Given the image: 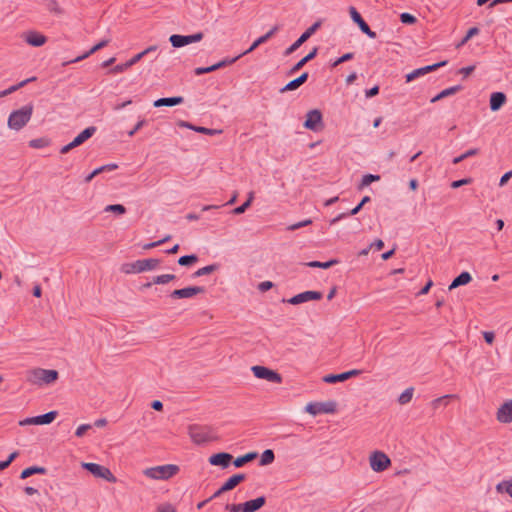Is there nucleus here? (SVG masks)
Returning a JSON list of instances; mask_svg holds the SVG:
<instances>
[{"label":"nucleus","mask_w":512,"mask_h":512,"mask_svg":"<svg viewBox=\"0 0 512 512\" xmlns=\"http://www.w3.org/2000/svg\"><path fill=\"white\" fill-rule=\"evenodd\" d=\"M180 471V468L178 465L175 464H166V465H160L155 466L151 468H147L144 471V474L151 478L156 480H168L178 474Z\"/></svg>","instance_id":"4"},{"label":"nucleus","mask_w":512,"mask_h":512,"mask_svg":"<svg viewBox=\"0 0 512 512\" xmlns=\"http://www.w3.org/2000/svg\"><path fill=\"white\" fill-rule=\"evenodd\" d=\"M349 14L354 23H356L361 30L362 33L366 34L369 38L375 39L377 34L375 31H372L367 24V22L363 19L361 14L357 11V9L353 6L349 7Z\"/></svg>","instance_id":"15"},{"label":"nucleus","mask_w":512,"mask_h":512,"mask_svg":"<svg viewBox=\"0 0 512 512\" xmlns=\"http://www.w3.org/2000/svg\"><path fill=\"white\" fill-rule=\"evenodd\" d=\"M253 199H254V193L250 192L247 200L245 202H243L240 206L234 208L232 210V213L234 215L243 214L251 206Z\"/></svg>","instance_id":"38"},{"label":"nucleus","mask_w":512,"mask_h":512,"mask_svg":"<svg viewBox=\"0 0 512 512\" xmlns=\"http://www.w3.org/2000/svg\"><path fill=\"white\" fill-rule=\"evenodd\" d=\"M309 78L308 72H303L299 77L289 81L284 87H282L279 92L286 93L289 91L297 90L300 86L307 82Z\"/></svg>","instance_id":"21"},{"label":"nucleus","mask_w":512,"mask_h":512,"mask_svg":"<svg viewBox=\"0 0 512 512\" xmlns=\"http://www.w3.org/2000/svg\"><path fill=\"white\" fill-rule=\"evenodd\" d=\"M413 394H414L413 387H409V388L405 389L398 397V403L401 405L408 404L412 400Z\"/></svg>","instance_id":"41"},{"label":"nucleus","mask_w":512,"mask_h":512,"mask_svg":"<svg viewBox=\"0 0 512 512\" xmlns=\"http://www.w3.org/2000/svg\"><path fill=\"white\" fill-rule=\"evenodd\" d=\"M96 131L97 128L95 126H89L80 132L71 142L75 145V147H78L90 139Z\"/></svg>","instance_id":"28"},{"label":"nucleus","mask_w":512,"mask_h":512,"mask_svg":"<svg viewBox=\"0 0 512 512\" xmlns=\"http://www.w3.org/2000/svg\"><path fill=\"white\" fill-rule=\"evenodd\" d=\"M225 509L229 512H243V503L226 504Z\"/></svg>","instance_id":"57"},{"label":"nucleus","mask_w":512,"mask_h":512,"mask_svg":"<svg viewBox=\"0 0 512 512\" xmlns=\"http://www.w3.org/2000/svg\"><path fill=\"white\" fill-rule=\"evenodd\" d=\"M36 79H37V78H36L35 76H33V77H31V78H28V79H25V80H23V81L19 82V83H18V84H16V85H13V86L9 87V88H8V89H6V90H7L8 94H11V93H13V92L17 91L18 89H20V88L24 87L26 84H28V83H30V82H33V81H36Z\"/></svg>","instance_id":"46"},{"label":"nucleus","mask_w":512,"mask_h":512,"mask_svg":"<svg viewBox=\"0 0 512 512\" xmlns=\"http://www.w3.org/2000/svg\"><path fill=\"white\" fill-rule=\"evenodd\" d=\"M48 472L47 468L43 466H30L22 470L20 473V479H27L35 474L46 475Z\"/></svg>","instance_id":"30"},{"label":"nucleus","mask_w":512,"mask_h":512,"mask_svg":"<svg viewBox=\"0 0 512 512\" xmlns=\"http://www.w3.org/2000/svg\"><path fill=\"white\" fill-rule=\"evenodd\" d=\"M274 287V283L271 281H263L258 285V289L261 292H267Z\"/></svg>","instance_id":"58"},{"label":"nucleus","mask_w":512,"mask_h":512,"mask_svg":"<svg viewBox=\"0 0 512 512\" xmlns=\"http://www.w3.org/2000/svg\"><path fill=\"white\" fill-rule=\"evenodd\" d=\"M303 126L311 131L318 132L323 129V115L322 112L318 109L310 110L306 114V119L303 123Z\"/></svg>","instance_id":"11"},{"label":"nucleus","mask_w":512,"mask_h":512,"mask_svg":"<svg viewBox=\"0 0 512 512\" xmlns=\"http://www.w3.org/2000/svg\"><path fill=\"white\" fill-rule=\"evenodd\" d=\"M448 63L447 60L440 61L438 63H434L432 65H427L418 69L413 70L412 72L406 74V82H411L421 76H424L430 72L436 71L440 67L446 66Z\"/></svg>","instance_id":"16"},{"label":"nucleus","mask_w":512,"mask_h":512,"mask_svg":"<svg viewBox=\"0 0 512 512\" xmlns=\"http://www.w3.org/2000/svg\"><path fill=\"white\" fill-rule=\"evenodd\" d=\"M25 41L33 47H41L46 43L47 37L39 32L29 31L25 35Z\"/></svg>","instance_id":"23"},{"label":"nucleus","mask_w":512,"mask_h":512,"mask_svg":"<svg viewBox=\"0 0 512 512\" xmlns=\"http://www.w3.org/2000/svg\"><path fill=\"white\" fill-rule=\"evenodd\" d=\"M47 145V141L44 138L33 139L29 142V146L33 148H42Z\"/></svg>","instance_id":"54"},{"label":"nucleus","mask_w":512,"mask_h":512,"mask_svg":"<svg viewBox=\"0 0 512 512\" xmlns=\"http://www.w3.org/2000/svg\"><path fill=\"white\" fill-rule=\"evenodd\" d=\"M197 261H198V256L196 254H190V255L181 256L177 262L180 266L189 267V266L195 264Z\"/></svg>","instance_id":"42"},{"label":"nucleus","mask_w":512,"mask_h":512,"mask_svg":"<svg viewBox=\"0 0 512 512\" xmlns=\"http://www.w3.org/2000/svg\"><path fill=\"white\" fill-rule=\"evenodd\" d=\"M219 268V265L218 264H211V265H207L205 267H202L200 268V273L204 276V275H209L213 272H215L217 269Z\"/></svg>","instance_id":"53"},{"label":"nucleus","mask_w":512,"mask_h":512,"mask_svg":"<svg viewBox=\"0 0 512 512\" xmlns=\"http://www.w3.org/2000/svg\"><path fill=\"white\" fill-rule=\"evenodd\" d=\"M175 279H176V276L174 274H162V275L154 276L153 283L158 284V285L166 284Z\"/></svg>","instance_id":"44"},{"label":"nucleus","mask_w":512,"mask_h":512,"mask_svg":"<svg viewBox=\"0 0 512 512\" xmlns=\"http://www.w3.org/2000/svg\"><path fill=\"white\" fill-rule=\"evenodd\" d=\"M89 429H91L90 424H82L76 429L75 435L79 438L83 437Z\"/></svg>","instance_id":"56"},{"label":"nucleus","mask_w":512,"mask_h":512,"mask_svg":"<svg viewBox=\"0 0 512 512\" xmlns=\"http://www.w3.org/2000/svg\"><path fill=\"white\" fill-rule=\"evenodd\" d=\"M206 292V288L204 286H188L181 289H175L170 294L169 297L171 299H184V298H192L198 294H203Z\"/></svg>","instance_id":"14"},{"label":"nucleus","mask_w":512,"mask_h":512,"mask_svg":"<svg viewBox=\"0 0 512 512\" xmlns=\"http://www.w3.org/2000/svg\"><path fill=\"white\" fill-rule=\"evenodd\" d=\"M160 263L161 260L156 258L139 259L134 262L124 263L121 267V271L125 274L142 273L155 270Z\"/></svg>","instance_id":"3"},{"label":"nucleus","mask_w":512,"mask_h":512,"mask_svg":"<svg viewBox=\"0 0 512 512\" xmlns=\"http://www.w3.org/2000/svg\"><path fill=\"white\" fill-rule=\"evenodd\" d=\"M246 480V475L244 473H237L229 477L223 484H222V491H231L234 488H236L240 483Z\"/></svg>","instance_id":"26"},{"label":"nucleus","mask_w":512,"mask_h":512,"mask_svg":"<svg viewBox=\"0 0 512 512\" xmlns=\"http://www.w3.org/2000/svg\"><path fill=\"white\" fill-rule=\"evenodd\" d=\"M194 131L202 133V134H206V135H215V134H220L222 132L221 130L210 129V128H206V127H202V126H196V128H194Z\"/></svg>","instance_id":"51"},{"label":"nucleus","mask_w":512,"mask_h":512,"mask_svg":"<svg viewBox=\"0 0 512 512\" xmlns=\"http://www.w3.org/2000/svg\"><path fill=\"white\" fill-rule=\"evenodd\" d=\"M59 378V373L54 369L36 368L29 371L28 380L34 384H51Z\"/></svg>","instance_id":"5"},{"label":"nucleus","mask_w":512,"mask_h":512,"mask_svg":"<svg viewBox=\"0 0 512 512\" xmlns=\"http://www.w3.org/2000/svg\"><path fill=\"white\" fill-rule=\"evenodd\" d=\"M184 102V98L182 96H173V97H164L159 98L154 101L153 106L154 107H173L176 105H180Z\"/></svg>","instance_id":"27"},{"label":"nucleus","mask_w":512,"mask_h":512,"mask_svg":"<svg viewBox=\"0 0 512 512\" xmlns=\"http://www.w3.org/2000/svg\"><path fill=\"white\" fill-rule=\"evenodd\" d=\"M379 90H380L379 86H378V85H375V86H373L372 88L367 89V90L365 91V96H366L367 98H372V97H374V96H376V95H378V94H379Z\"/></svg>","instance_id":"62"},{"label":"nucleus","mask_w":512,"mask_h":512,"mask_svg":"<svg viewBox=\"0 0 512 512\" xmlns=\"http://www.w3.org/2000/svg\"><path fill=\"white\" fill-rule=\"evenodd\" d=\"M462 89H463V87L461 85H455V86L446 88V89L442 90L440 93H438L436 96H434L431 99V103H435V102L440 101L448 96L454 95L457 92L461 91Z\"/></svg>","instance_id":"32"},{"label":"nucleus","mask_w":512,"mask_h":512,"mask_svg":"<svg viewBox=\"0 0 512 512\" xmlns=\"http://www.w3.org/2000/svg\"><path fill=\"white\" fill-rule=\"evenodd\" d=\"M340 263L339 259L333 258L326 262H320V261H310L305 263L304 265L310 268H321V269H329L333 267L334 265H337Z\"/></svg>","instance_id":"33"},{"label":"nucleus","mask_w":512,"mask_h":512,"mask_svg":"<svg viewBox=\"0 0 512 512\" xmlns=\"http://www.w3.org/2000/svg\"><path fill=\"white\" fill-rule=\"evenodd\" d=\"M507 97L503 92H493L490 95L489 106L491 111L496 112L506 103Z\"/></svg>","instance_id":"22"},{"label":"nucleus","mask_w":512,"mask_h":512,"mask_svg":"<svg viewBox=\"0 0 512 512\" xmlns=\"http://www.w3.org/2000/svg\"><path fill=\"white\" fill-rule=\"evenodd\" d=\"M345 377L344 372L339 374H327L322 378V381L328 384H335L346 381Z\"/></svg>","instance_id":"39"},{"label":"nucleus","mask_w":512,"mask_h":512,"mask_svg":"<svg viewBox=\"0 0 512 512\" xmlns=\"http://www.w3.org/2000/svg\"><path fill=\"white\" fill-rule=\"evenodd\" d=\"M34 106L29 103L18 110L11 112L8 118V127L12 130H21L31 119Z\"/></svg>","instance_id":"1"},{"label":"nucleus","mask_w":512,"mask_h":512,"mask_svg":"<svg viewBox=\"0 0 512 512\" xmlns=\"http://www.w3.org/2000/svg\"><path fill=\"white\" fill-rule=\"evenodd\" d=\"M82 468L88 471L94 477L104 479L109 483H115L117 481V478L113 475L110 469L103 465L91 462H83Z\"/></svg>","instance_id":"7"},{"label":"nucleus","mask_w":512,"mask_h":512,"mask_svg":"<svg viewBox=\"0 0 512 512\" xmlns=\"http://www.w3.org/2000/svg\"><path fill=\"white\" fill-rule=\"evenodd\" d=\"M214 432L215 430L207 425L192 424L188 427L190 438L198 445L218 439V437L214 435Z\"/></svg>","instance_id":"2"},{"label":"nucleus","mask_w":512,"mask_h":512,"mask_svg":"<svg viewBox=\"0 0 512 512\" xmlns=\"http://www.w3.org/2000/svg\"><path fill=\"white\" fill-rule=\"evenodd\" d=\"M472 182H473V179L471 177H467V178H463V179L452 181L450 186L453 189H457V188H459L461 186L469 185Z\"/></svg>","instance_id":"49"},{"label":"nucleus","mask_w":512,"mask_h":512,"mask_svg":"<svg viewBox=\"0 0 512 512\" xmlns=\"http://www.w3.org/2000/svg\"><path fill=\"white\" fill-rule=\"evenodd\" d=\"M146 123L147 122L145 119L139 120L133 127V129L128 132V136L133 137L137 133V131H139L142 127L146 125Z\"/></svg>","instance_id":"55"},{"label":"nucleus","mask_w":512,"mask_h":512,"mask_svg":"<svg viewBox=\"0 0 512 512\" xmlns=\"http://www.w3.org/2000/svg\"><path fill=\"white\" fill-rule=\"evenodd\" d=\"M110 42H111L110 38L102 39L101 41L96 43L93 47H91L90 50H88L84 54L76 57L75 59H72L70 61L64 62L63 66H67V65H69L71 63H77V62H80V61L88 58L90 55H92V54L96 53L97 51H99V50L103 49L104 47H106Z\"/></svg>","instance_id":"18"},{"label":"nucleus","mask_w":512,"mask_h":512,"mask_svg":"<svg viewBox=\"0 0 512 512\" xmlns=\"http://www.w3.org/2000/svg\"><path fill=\"white\" fill-rule=\"evenodd\" d=\"M118 168V165L115 164V163H110V164H106V165H103L101 167H98L96 168L97 170H100V174L103 173V172H109V171H113L115 169Z\"/></svg>","instance_id":"60"},{"label":"nucleus","mask_w":512,"mask_h":512,"mask_svg":"<svg viewBox=\"0 0 512 512\" xmlns=\"http://www.w3.org/2000/svg\"><path fill=\"white\" fill-rule=\"evenodd\" d=\"M369 460L370 467L375 472H383L391 465L390 458L384 452L378 450L371 453Z\"/></svg>","instance_id":"12"},{"label":"nucleus","mask_w":512,"mask_h":512,"mask_svg":"<svg viewBox=\"0 0 512 512\" xmlns=\"http://www.w3.org/2000/svg\"><path fill=\"white\" fill-rule=\"evenodd\" d=\"M244 55L245 54H243V52H242L233 58L226 57V58L222 59L221 61L213 64V67H215V70H219L221 68L230 66V65L234 64L237 60H239Z\"/></svg>","instance_id":"37"},{"label":"nucleus","mask_w":512,"mask_h":512,"mask_svg":"<svg viewBox=\"0 0 512 512\" xmlns=\"http://www.w3.org/2000/svg\"><path fill=\"white\" fill-rule=\"evenodd\" d=\"M105 211L123 215L126 213V207L122 204H110L105 207Z\"/></svg>","instance_id":"45"},{"label":"nucleus","mask_w":512,"mask_h":512,"mask_svg":"<svg viewBox=\"0 0 512 512\" xmlns=\"http://www.w3.org/2000/svg\"><path fill=\"white\" fill-rule=\"evenodd\" d=\"M311 223H312V221L310 219H307V220H304V221H301V222H298V223H295V224L289 226L288 229L291 230V231H294V230H297V229L302 228L304 226H307V225H309Z\"/></svg>","instance_id":"59"},{"label":"nucleus","mask_w":512,"mask_h":512,"mask_svg":"<svg viewBox=\"0 0 512 512\" xmlns=\"http://www.w3.org/2000/svg\"><path fill=\"white\" fill-rule=\"evenodd\" d=\"M457 396L454 394H448L434 399L431 402V406L434 410H437L440 406H447L449 401Z\"/></svg>","instance_id":"35"},{"label":"nucleus","mask_w":512,"mask_h":512,"mask_svg":"<svg viewBox=\"0 0 512 512\" xmlns=\"http://www.w3.org/2000/svg\"><path fill=\"white\" fill-rule=\"evenodd\" d=\"M475 70V65H470L459 69L458 73L463 74L464 77L471 75Z\"/></svg>","instance_id":"63"},{"label":"nucleus","mask_w":512,"mask_h":512,"mask_svg":"<svg viewBox=\"0 0 512 512\" xmlns=\"http://www.w3.org/2000/svg\"><path fill=\"white\" fill-rule=\"evenodd\" d=\"M58 416L57 411H49L45 414L34 416L36 425H47L52 423Z\"/></svg>","instance_id":"34"},{"label":"nucleus","mask_w":512,"mask_h":512,"mask_svg":"<svg viewBox=\"0 0 512 512\" xmlns=\"http://www.w3.org/2000/svg\"><path fill=\"white\" fill-rule=\"evenodd\" d=\"M371 201V198L370 196H364L361 201L353 208L351 209L349 212L347 213H341L339 214L337 217H335L332 221H331V224H335L336 222H338L339 220L345 218V217H348V216H354L356 214H358L362 208L364 207L365 204L369 203Z\"/></svg>","instance_id":"24"},{"label":"nucleus","mask_w":512,"mask_h":512,"mask_svg":"<svg viewBox=\"0 0 512 512\" xmlns=\"http://www.w3.org/2000/svg\"><path fill=\"white\" fill-rule=\"evenodd\" d=\"M400 21L403 24L412 25L417 22V18L410 13L404 12L400 15Z\"/></svg>","instance_id":"48"},{"label":"nucleus","mask_w":512,"mask_h":512,"mask_svg":"<svg viewBox=\"0 0 512 512\" xmlns=\"http://www.w3.org/2000/svg\"><path fill=\"white\" fill-rule=\"evenodd\" d=\"M379 180H380V175L366 174L362 177L361 182L358 185V190H362L364 187L370 185L373 182H377Z\"/></svg>","instance_id":"40"},{"label":"nucleus","mask_w":512,"mask_h":512,"mask_svg":"<svg viewBox=\"0 0 512 512\" xmlns=\"http://www.w3.org/2000/svg\"><path fill=\"white\" fill-rule=\"evenodd\" d=\"M497 420L500 423H511L512 422V400L505 401L498 409Z\"/></svg>","instance_id":"19"},{"label":"nucleus","mask_w":512,"mask_h":512,"mask_svg":"<svg viewBox=\"0 0 512 512\" xmlns=\"http://www.w3.org/2000/svg\"><path fill=\"white\" fill-rule=\"evenodd\" d=\"M232 461L233 456L228 452L212 454L208 459L209 464L212 466H219L222 469L228 468Z\"/></svg>","instance_id":"17"},{"label":"nucleus","mask_w":512,"mask_h":512,"mask_svg":"<svg viewBox=\"0 0 512 512\" xmlns=\"http://www.w3.org/2000/svg\"><path fill=\"white\" fill-rule=\"evenodd\" d=\"M157 512H177L175 507L172 504H164L160 505L157 509Z\"/></svg>","instance_id":"64"},{"label":"nucleus","mask_w":512,"mask_h":512,"mask_svg":"<svg viewBox=\"0 0 512 512\" xmlns=\"http://www.w3.org/2000/svg\"><path fill=\"white\" fill-rule=\"evenodd\" d=\"M214 71H216V70H215V67H213V65L208 66V67H197L194 69V74L197 76H200V75L211 73Z\"/></svg>","instance_id":"52"},{"label":"nucleus","mask_w":512,"mask_h":512,"mask_svg":"<svg viewBox=\"0 0 512 512\" xmlns=\"http://www.w3.org/2000/svg\"><path fill=\"white\" fill-rule=\"evenodd\" d=\"M130 67L131 66H130L129 62L126 61L125 63L118 64V65L114 66L112 69H110L109 73H111V74L122 73V72L126 71L127 69H129Z\"/></svg>","instance_id":"50"},{"label":"nucleus","mask_w":512,"mask_h":512,"mask_svg":"<svg viewBox=\"0 0 512 512\" xmlns=\"http://www.w3.org/2000/svg\"><path fill=\"white\" fill-rule=\"evenodd\" d=\"M321 24V21L318 20L307 28L301 36L284 51V56H289L300 48V46H302L321 27Z\"/></svg>","instance_id":"10"},{"label":"nucleus","mask_w":512,"mask_h":512,"mask_svg":"<svg viewBox=\"0 0 512 512\" xmlns=\"http://www.w3.org/2000/svg\"><path fill=\"white\" fill-rule=\"evenodd\" d=\"M496 490L499 493H507L512 498V480H504L498 483Z\"/></svg>","instance_id":"43"},{"label":"nucleus","mask_w":512,"mask_h":512,"mask_svg":"<svg viewBox=\"0 0 512 512\" xmlns=\"http://www.w3.org/2000/svg\"><path fill=\"white\" fill-rule=\"evenodd\" d=\"M471 281H472L471 274L467 271H463L453 279V281L449 285V290H453L459 286L467 285Z\"/></svg>","instance_id":"29"},{"label":"nucleus","mask_w":512,"mask_h":512,"mask_svg":"<svg viewBox=\"0 0 512 512\" xmlns=\"http://www.w3.org/2000/svg\"><path fill=\"white\" fill-rule=\"evenodd\" d=\"M323 298V293L320 292V291H312V290H308V291H304L302 293H299L297 295H294L293 297L289 298V299H283L282 301L283 302H287L291 305H299V304H302V303H305V302H308V301H318V300H321Z\"/></svg>","instance_id":"13"},{"label":"nucleus","mask_w":512,"mask_h":512,"mask_svg":"<svg viewBox=\"0 0 512 512\" xmlns=\"http://www.w3.org/2000/svg\"><path fill=\"white\" fill-rule=\"evenodd\" d=\"M307 62L304 60V58L300 59L296 64H294L286 73L287 76H292L296 74L298 71H300Z\"/></svg>","instance_id":"47"},{"label":"nucleus","mask_w":512,"mask_h":512,"mask_svg":"<svg viewBox=\"0 0 512 512\" xmlns=\"http://www.w3.org/2000/svg\"><path fill=\"white\" fill-rule=\"evenodd\" d=\"M203 38V32H197L191 35L172 34L169 37V42L173 48H181L192 43L200 42Z\"/></svg>","instance_id":"9"},{"label":"nucleus","mask_w":512,"mask_h":512,"mask_svg":"<svg viewBox=\"0 0 512 512\" xmlns=\"http://www.w3.org/2000/svg\"><path fill=\"white\" fill-rule=\"evenodd\" d=\"M266 504V497L259 496L243 503V512H256Z\"/></svg>","instance_id":"25"},{"label":"nucleus","mask_w":512,"mask_h":512,"mask_svg":"<svg viewBox=\"0 0 512 512\" xmlns=\"http://www.w3.org/2000/svg\"><path fill=\"white\" fill-rule=\"evenodd\" d=\"M483 338L487 344H493L495 340V334L492 331H484L483 332Z\"/></svg>","instance_id":"61"},{"label":"nucleus","mask_w":512,"mask_h":512,"mask_svg":"<svg viewBox=\"0 0 512 512\" xmlns=\"http://www.w3.org/2000/svg\"><path fill=\"white\" fill-rule=\"evenodd\" d=\"M253 375L258 379H263L271 383L281 384L283 377L280 373L266 366L255 365L251 367Z\"/></svg>","instance_id":"8"},{"label":"nucleus","mask_w":512,"mask_h":512,"mask_svg":"<svg viewBox=\"0 0 512 512\" xmlns=\"http://www.w3.org/2000/svg\"><path fill=\"white\" fill-rule=\"evenodd\" d=\"M257 458H258V453L255 451H252V452H248L244 455L238 456L232 462L236 468H240V467H243L244 465H246L247 463L254 461Z\"/></svg>","instance_id":"31"},{"label":"nucleus","mask_w":512,"mask_h":512,"mask_svg":"<svg viewBox=\"0 0 512 512\" xmlns=\"http://www.w3.org/2000/svg\"><path fill=\"white\" fill-rule=\"evenodd\" d=\"M275 460V453L272 449H266L263 451L260 457L259 465L260 466H267L271 463H273Z\"/></svg>","instance_id":"36"},{"label":"nucleus","mask_w":512,"mask_h":512,"mask_svg":"<svg viewBox=\"0 0 512 512\" xmlns=\"http://www.w3.org/2000/svg\"><path fill=\"white\" fill-rule=\"evenodd\" d=\"M279 29H280V27L278 25H275L274 27H272L266 34L257 38L251 44V46L246 51L243 52V54L247 55V54L251 53L252 51H254L261 44L266 43L269 39H271L276 34V32L279 31Z\"/></svg>","instance_id":"20"},{"label":"nucleus","mask_w":512,"mask_h":512,"mask_svg":"<svg viewBox=\"0 0 512 512\" xmlns=\"http://www.w3.org/2000/svg\"><path fill=\"white\" fill-rule=\"evenodd\" d=\"M337 411V403L334 400L325 402H310L305 406V412L312 416L320 414H334Z\"/></svg>","instance_id":"6"}]
</instances>
